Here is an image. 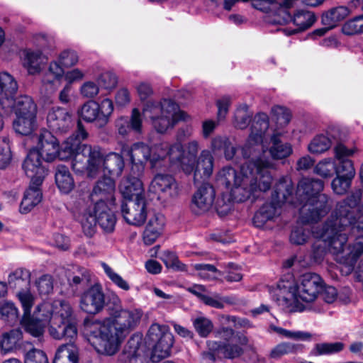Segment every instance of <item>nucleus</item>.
<instances>
[{
  "mask_svg": "<svg viewBox=\"0 0 363 363\" xmlns=\"http://www.w3.org/2000/svg\"><path fill=\"white\" fill-rule=\"evenodd\" d=\"M252 113L249 111L246 104L240 105L235 111L233 125L236 128L245 129L249 125Z\"/></svg>",
  "mask_w": 363,
  "mask_h": 363,
  "instance_id": "obj_47",
  "label": "nucleus"
},
{
  "mask_svg": "<svg viewBox=\"0 0 363 363\" xmlns=\"http://www.w3.org/2000/svg\"><path fill=\"white\" fill-rule=\"evenodd\" d=\"M25 363H48V359L43 351L32 349L26 353Z\"/></svg>",
  "mask_w": 363,
  "mask_h": 363,
  "instance_id": "obj_64",
  "label": "nucleus"
},
{
  "mask_svg": "<svg viewBox=\"0 0 363 363\" xmlns=\"http://www.w3.org/2000/svg\"><path fill=\"white\" fill-rule=\"evenodd\" d=\"M43 316L48 320L49 332L55 339L72 341L77 335V320L70 304L64 301H55L52 305L43 303L38 306Z\"/></svg>",
  "mask_w": 363,
  "mask_h": 363,
  "instance_id": "obj_6",
  "label": "nucleus"
},
{
  "mask_svg": "<svg viewBox=\"0 0 363 363\" xmlns=\"http://www.w3.org/2000/svg\"><path fill=\"white\" fill-rule=\"evenodd\" d=\"M121 152L124 156L130 157L131 172L142 176L147 162L151 169L158 170L165 166L167 158L169 161L177 160L182 155V144L176 143L170 145L162 143L149 146L143 143H136L131 146H123Z\"/></svg>",
  "mask_w": 363,
  "mask_h": 363,
  "instance_id": "obj_4",
  "label": "nucleus"
},
{
  "mask_svg": "<svg viewBox=\"0 0 363 363\" xmlns=\"http://www.w3.org/2000/svg\"><path fill=\"white\" fill-rule=\"evenodd\" d=\"M339 136V132L335 130L327 132L326 135H317L308 144V150L312 154L323 153L330 148L332 144H342Z\"/></svg>",
  "mask_w": 363,
  "mask_h": 363,
  "instance_id": "obj_26",
  "label": "nucleus"
},
{
  "mask_svg": "<svg viewBox=\"0 0 363 363\" xmlns=\"http://www.w3.org/2000/svg\"><path fill=\"white\" fill-rule=\"evenodd\" d=\"M40 154L35 150H30L23 163L26 174L30 178L32 184L41 185L47 174L45 168L42 165Z\"/></svg>",
  "mask_w": 363,
  "mask_h": 363,
  "instance_id": "obj_19",
  "label": "nucleus"
},
{
  "mask_svg": "<svg viewBox=\"0 0 363 363\" xmlns=\"http://www.w3.org/2000/svg\"><path fill=\"white\" fill-rule=\"evenodd\" d=\"M248 339L246 336L240 335L237 339H232L229 342L220 344L216 341H208V349L216 351L218 356L227 359H235L241 356L243 353L242 346L246 345Z\"/></svg>",
  "mask_w": 363,
  "mask_h": 363,
  "instance_id": "obj_17",
  "label": "nucleus"
},
{
  "mask_svg": "<svg viewBox=\"0 0 363 363\" xmlns=\"http://www.w3.org/2000/svg\"><path fill=\"white\" fill-rule=\"evenodd\" d=\"M343 31L348 35L363 32V16H360L348 21L343 26Z\"/></svg>",
  "mask_w": 363,
  "mask_h": 363,
  "instance_id": "obj_63",
  "label": "nucleus"
},
{
  "mask_svg": "<svg viewBox=\"0 0 363 363\" xmlns=\"http://www.w3.org/2000/svg\"><path fill=\"white\" fill-rule=\"evenodd\" d=\"M104 304V294L99 286L89 288L80 297V308L89 314L99 313L103 310Z\"/></svg>",
  "mask_w": 363,
  "mask_h": 363,
  "instance_id": "obj_18",
  "label": "nucleus"
},
{
  "mask_svg": "<svg viewBox=\"0 0 363 363\" xmlns=\"http://www.w3.org/2000/svg\"><path fill=\"white\" fill-rule=\"evenodd\" d=\"M272 112L276 116L277 122L280 126H285L289 123L291 116L287 108L277 106L272 108Z\"/></svg>",
  "mask_w": 363,
  "mask_h": 363,
  "instance_id": "obj_61",
  "label": "nucleus"
},
{
  "mask_svg": "<svg viewBox=\"0 0 363 363\" xmlns=\"http://www.w3.org/2000/svg\"><path fill=\"white\" fill-rule=\"evenodd\" d=\"M353 177L337 176L332 181L331 186L333 191L339 195L345 194L350 187Z\"/></svg>",
  "mask_w": 363,
  "mask_h": 363,
  "instance_id": "obj_56",
  "label": "nucleus"
},
{
  "mask_svg": "<svg viewBox=\"0 0 363 363\" xmlns=\"http://www.w3.org/2000/svg\"><path fill=\"white\" fill-rule=\"evenodd\" d=\"M294 187L290 179L283 177L275 186L272 200L264 203L255 213L253 223L257 228L262 227L268 220L279 216L281 207L292 195Z\"/></svg>",
  "mask_w": 363,
  "mask_h": 363,
  "instance_id": "obj_10",
  "label": "nucleus"
},
{
  "mask_svg": "<svg viewBox=\"0 0 363 363\" xmlns=\"http://www.w3.org/2000/svg\"><path fill=\"white\" fill-rule=\"evenodd\" d=\"M195 269L199 271L200 277L207 280L216 279L217 278L216 274H220V272L212 264H197L195 265Z\"/></svg>",
  "mask_w": 363,
  "mask_h": 363,
  "instance_id": "obj_58",
  "label": "nucleus"
},
{
  "mask_svg": "<svg viewBox=\"0 0 363 363\" xmlns=\"http://www.w3.org/2000/svg\"><path fill=\"white\" fill-rule=\"evenodd\" d=\"M252 6L267 13V22L272 24H286L291 21V16L284 0H254Z\"/></svg>",
  "mask_w": 363,
  "mask_h": 363,
  "instance_id": "obj_15",
  "label": "nucleus"
},
{
  "mask_svg": "<svg viewBox=\"0 0 363 363\" xmlns=\"http://www.w3.org/2000/svg\"><path fill=\"white\" fill-rule=\"evenodd\" d=\"M335 162L331 158L320 161L315 167L314 171L319 176L327 178L331 177L335 173Z\"/></svg>",
  "mask_w": 363,
  "mask_h": 363,
  "instance_id": "obj_50",
  "label": "nucleus"
},
{
  "mask_svg": "<svg viewBox=\"0 0 363 363\" xmlns=\"http://www.w3.org/2000/svg\"><path fill=\"white\" fill-rule=\"evenodd\" d=\"M37 310L32 318L30 316L23 318L26 330L34 337H40L43 334L45 323L48 321L43 316V311Z\"/></svg>",
  "mask_w": 363,
  "mask_h": 363,
  "instance_id": "obj_37",
  "label": "nucleus"
},
{
  "mask_svg": "<svg viewBox=\"0 0 363 363\" xmlns=\"http://www.w3.org/2000/svg\"><path fill=\"white\" fill-rule=\"evenodd\" d=\"M175 179L167 174H157L152 179L149 190L155 194H165L172 196L177 194Z\"/></svg>",
  "mask_w": 363,
  "mask_h": 363,
  "instance_id": "obj_31",
  "label": "nucleus"
},
{
  "mask_svg": "<svg viewBox=\"0 0 363 363\" xmlns=\"http://www.w3.org/2000/svg\"><path fill=\"white\" fill-rule=\"evenodd\" d=\"M199 145L196 140L190 141L186 145V153L184 154L182 147V155L177 160L169 161L172 164L179 163L181 168L186 174H191L194 169V164Z\"/></svg>",
  "mask_w": 363,
  "mask_h": 363,
  "instance_id": "obj_32",
  "label": "nucleus"
},
{
  "mask_svg": "<svg viewBox=\"0 0 363 363\" xmlns=\"http://www.w3.org/2000/svg\"><path fill=\"white\" fill-rule=\"evenodd\" d=\"M13 127L20 135H30L37 129V115L17 116L13 122Z\"/></svg>",
  "mask_w": 363,
  "mask_h": 363,
  "instance_id": "obj_36",
  "label": "nucleus"
},
{
  "mask_svg": "<svg viewBox=\"0 0 363 363\" xmlns=\"http://www.w3.org/2000/svg\"><path fill=\"white\" fill-rule=\"evenodd\" d=\"M278 288L279 304L289 307L294 302L314 301L323 289V280L317 274L306 273L301 277L298 285L293 281L281 280L278 284Z\"/></svg>",
  "mask_w": 363,
  "mask_h": 363,
  "instance_id": "obj_7",
  "label": "nucleus"
},
{
  "mask_svg": "<svg viewBox=\"0 0 363 363\" xmlns=\"http://www.w3.org/2000/svg\"><path fill=\"white\" fill-rule=\"evenodd\" d=\"M40 186L30 182L21 203L20 211L21 213H28L41 201L43 195L40 189Z\"/></svg>",
  "mask_w": 363,
  "mask_h": 363,
  "instance_id": "obj_35",
  "label": "nucleus"
},
{
  "mask_svg": "<svg viewBox=\"0 0 363 363\" xmlns=\"http://www.w3.org/2000/svg\"><path fill=\"white\" fill-rule=\"evenodd\" d=\"M79 219L82 230L87 237H92L95 234L96 223L104 233H113L117 221L111 206L102 200L96 201L92 207L86 209Z\"/></svg>",
  "mask_w": 363,
  "mask_h": 363,
  "instance_id": "obj_9",
  "label": "nucleus"
},
{
  "mask_svg": "<svg viewBox=\"0 0 363 363\" xmlns=\"http://www.w3.org/2000/svg\"><path fill=\"white\" fill-rule=\"evenodd\" d=\"M300 210V220L303 223L318 222L330 211L328 197L322 194L305 201Z\"/></svg>",
  "mask_w": 363,
  "mask_h": 363,
  "instance_id": "obj_14",
  "label": "nucleus"
},
{
  "mask_svg": "<svg viewBox=\"0 0 363 363\" xmlns=\"http://www.w3.org/2000/svg\"><path fill=\"white\" fill-rule=\"evenodd\" d=\"M140 177L130 172V175L121 182L119 189L125 201L145 197Z\"/></svg>",
  "mask_w": 363,
  "mask_h": 363,
  "instance_id": "obj_27",
  "label": "nucleus"
},
{
  "mask_svg": "<svg viewBox=\"0 0 363 363\" xmlns=\"http://www.w3.org/2000/svg\"><path fill=\"white\" fill-rule=\"evenodd\" d=\"M335 155L338 163H335V173L337 176L353 177L355 175V169L352 160L347 157L352 156L356 149H348L343 144H338L334 148Z\"/></svg>",
  "mask_w": 363,
  "mask_h": 363,
  "instance_id": "obj_23",
  "label": "nucleus"
},
{
  "mask_svg": "<svg viewBox=\"0 0 363 363\" xmlns=\"http://www.w3.org/2000/svg\"><path fill=\"white\" fill-rule=\"evenodd\" d=\"M101 266L106 274L118 287L124 291H128L130 289V287L128 281L123 279L118 274L115 272L111 267L104 262L101 264Z\"/></svg>",
  "mask_w": 363,
  "mask_h": 363,
  "instance_id": "obj_54",
  "label": "nucleus"
},
{
  "mask_svg": "<svg viewBox=\"0 0 363 363\" xmlns=\"http://www.w3.org/2000/svg\"><path fill=\"white\" fill-rule=\"evenodd\" d=\"M302 350V345L291 342H282L272 347L268 354L272 359H279L284 355L296 353Z\"/></svg>",
  "mask_w": 363,
  "mask_h": 363,
  "instance_id": "obj_42",
  "label": "nucleus"
},
{
  "mask_svg": "<svg viewBox=\"0 0 363 363\" xmlns=\"http://www.w3.org/2000/svg\"><path fill=\"white\" fill-rule=\"evenodd\" d=\"M74 171L78 173L87 172L88 176L94 177L104 167L112 175L118 177L124 168L123 158L119 154L111 152L103 157L98 147L84 145L80 147V152L72 162Z\"/></svg>",
  "mask_w": 363,
  "mask_h": 363,
  "instance_id": "obj_5",
  "label": "nucleus"
},
{
  "mask_svg": "<svg viewBox=\"0 0 363 363\" xmlns=\"http://www.w3.org/2000/svg\"><path fill=\"white\" fill-rule=\"evenodd\" d=\"M31 274L29 270L19 268L9 275L8 284L11 289L23 290L28 289L30 283Z\"/></svg>",
  "mask_w": 363,
  "mask_h": 363,
  "instance_id": "obj_38",
  "label": "nucleus"
},
{
  "mask_svg": "<svg viewBox=\"0 0 363 363\" xmlns=\"http://www.w3.org/2000/svg\"><path fill=\"white\" fill-rule=\"evenodd\" d=\"M311 235L308 228L301 226L294 229L290 235V240L296 245L304 244Z\"/></svg>",
  "mask_w": 363,
  "mask_h": 363,
  "instance_id": "obj_57",
  "label": "nucleus"
},
{
  "mask_svg": "<svg viewBox=\"0 0 363 363\" xmlns=\"http://www.w3.org/2000/svg\"><path fill=\"white\" fill-rule=\"evenodd\" d=\"M18 84L15 77L8 72H0V114H6L9 100L17 93Z\"/></svg>",
  "mask_w": 363,
  "mask_h": 363,
  "instance_id": "obj_21",
  "label": "nucleus"
},
{
  "mask_svg": "<svg viewBox=\"0 0 363 363\" xmlns=\"http://www.w3.org/2000/svg\"><path fill=\"white\" fill-rule=\"evenodd\" d=\"M78 349L74 344L60 346L56 352L53 363H77Z\"/></svg>",
  "mask_w": 363,
  "mask_h": 363,
  "instance_id": "obj_40",
  "label": "nucleus"
},
{
  "mask_svg": "<svg viewBox=\"0 0 363 363\" xmlns=\"http://www.w3.org/2000/svg\"><path fill=\"white\" fill-rule=\"evenodd\" d=\"M213 157L208 150H202L198 159L196 158L194 173L195 183L208 179L213 173Z\"/></svg>",
  "mask_w": 363,
  "mask_h": 363,
  "instance_id": "obj_28",
  "label": "nucleus"
},
{
  "mask_svg": "<svg viewBox=\"0 0 363 363\" xmlns=\"http://www.w3.org/2000/svg\"><path fill=\"white\" fill-rule=\"evenodd\" d=\"M362 190L354 189L344 200L339 202L335 211L319 230H312L314 238L319 240L313 248L316 257L325 252L328 242L330 250L334 254L343 251L348 235L355 238L350 245L349 252L342 257V271L346 274L354 270V265L363 254V204L361 203Z\"/></svg>",
  "mask_w": 363,
  "mask_h": 363,
  "instance_id": "obj_2",
  "label": "nucleus"
},
{
  "mask_svg": "<svg viewBox=\"0 0 363 363\" xmlns=\"http://www.w3.org/2000/svg\"><path fill=\"white\" fill-rule=\"evenodd\" d=\"M293 23L296 26V31L304 30L310 28L316 21L315 14L309 11L301 10L295 13Z\"/></svg>",
  "mask_w": 363,
  "mask_h": 363,
  "instance_id": "obj_45",
  "label": "nucleus"
},
{
  "mask_svg": "<svg viewBox=\"0 0 363 363\" xmlns=\"http://www.w3.org/2000/svg\"><path fill=\"white\" fill-rule=\"evenodd\" d=\"M350 11L346 6H337L330 9L322 16V23L328 28H333L338 22L349 15Z\"/></svg>",
  "mask_w": 363,
  "mask_h": 363,
  "instance_id": "obj_39",
  "label": "nucleus"
},
{
  "mask_svg": "<svg viewBox=\"0 0 363 363\" xmlns=\"http://www.w3.org/2000/svg\"><path fill=\"white\" fill-rule=\"evenodd\" d=\"M99 86L106 89H114L118 84V77L112 72H106L100 74L97 79Z\"/></svg>",
  "mask_w": 363,
  "mask_h": 363,
  "instance_id": "obj_59",
  "label": "nucleus"
},
{
  "mask_svg": "<svg viewBox=\"0 0 363 363\" xmlns=\"http://www.w3.org/2000/svg\"><path fill=\"white\" fill-rule=\"evenodd\" d=\"M21 339L22 333L19 329H13L4 333L1 342L2 350L6 352L13 350L17 347Z\"/></svg>",
  "mask_w": 363,
  "mask_h": 363,
  "instance_id": "obj_46",
  "label": "nucleus"
},
{
  "mask_svg": "<svg viewBox=\"0 0 363 363\" xmlns=\"http://www.w3.org/2000/svg\"><path fill=\"white\" fill-rule=\"evenodd\" d=\"M12 158L9 139H0V169H5L11 162Z\"/></svg>",
  "mask_w": 363,
  "mask_h": 363,
  "instance_id": "obj_55",
  "label": "nucleus"
},
{
  "mask_svg": "<svg viewBox=\"0 0 363 363\" xmlns=\"http://www.w3.org/2000/svg\"><path fill=\"white\" fill-rule=\"evenodd\" d=\"M45 57L40 50L26 48L22 51V64L28 73L31 75L39 74Z\"/></svg>",
  "mask_w": 363,
  "mask_h": 363,
  "instance_id": "obj_29",
  "label": "nucleus"
},
{
  "mask_svg": "<svg viewBox=\"0 0 363 363\" xmlns=\"http://www.w3.org/2000/svg\"><path fill=\"white\" fill-rule=\"evenodd\" d=\"M147 337L151 341L156 342L150 357L152 362H159L169 355L174 337L167 325L152 324L148 330Z\"/></svg>",
  "mask_w": 363,
  "mask_h": 363,
  "instance_id": "obj_13",
  "label": "nucleus"
},
{
  "mask_svg": "<svg viewBox=\"0 0 363 363\" xmlns=\"http://www.w3.org/2000/svg\"><path fill=\"white\" fill-rule=\"evenodd\" d=\"M88 133L80 121L77 123V129L75 133L68 139L69 146L74 147V156L80 152V147L84 144L80 145L82 140L87 138ZM75 157H74V158Z\"/></svg>",
  "mask_w": 363,
  "mask_h": 363,
  "instance_id": "obj_49",
  "label": "nucleus"
},
{
  "mask_svg": "<svg viewBox=\"0 0 363 363\" xmlns=\"http://www.w3.org/2000/svg\"><path fill=\"white\" fill-rule=\"evenodd\" d=\"M55 179L57 186L64 194L69 193L74 188L73 177L65 165L59 164L55 167Z\"/></svg>",
  "mask_w": 363,
  "mask_h": 363,
  "instance_id": "obj_34",
  "label": "nucleus"
},
{
  "mask_svg": "<svg viewBox=\"0 0 363 363\" xmlns=\"http://www.w3.org/2000/svg\"><path fill=\"white\" fill-rule=\"evenodd\" d=\"M121 213L128 223L137 226L143 225L147 217L145 198L125 201L121 205Z\"/></svg>",
  "mask_w": 363,
  "mask_h": 363,
  "instance_id": "obj_16",
  "label": "nucleus"
},
{
  "mask_svg": "<svg viewBox=\"0 0 363 363\" xmlns=\"http://www.w3.org/2000/svg\"><path fill=\"white\" fill-rule=\"evenodd\" d=\"M143 314L140 308H121L113 313V321L88 323L84 328L88 341L99 353L113 355L125 336L140 324Z\"/></svg>",
  "mask_w": 363,
  "mask_h": 363,
  "instance_id": "obj_3",
  "label": "nucleus"
},
{
  "mask_svg": "<svg viewBox=\"0 0 363 363\" xmlns=\"http://www.w3.org/2000/svg\"><path fill=\"white\" fill-rule=\"evenodd\" d=\"M344 346L340 342L319 343L315 345L312 354L315 356L335 354L342 351Z\"/></svg>",
  "mask_w": 363,
  "mask_h": 363,
  "instance_id": "obj_48",
  "label": "nucleus"
},
{
  "mask_svg": "<svg viewBox=\"0 0 363 363\" xmlns=\"http://www.w3.org/2000/svg\"><path fill=\"white\" fill-rule=\"evenodd\" d=\"M47 123L53 132L66 133L72 126V115L65 108L53 107L48 113Z\"/></svg>",
  "mask_w": 363,
  "mask_h": 363,
  "instance_id": "obj_22",
  "label": "nucleus"
},
{
  "mask_svg": "<svg viewBox=\"0 0 363 363\" xmlns=\"http://www.w3.org/2000/svg\"><path fill=\"white\" fill-rule=\"evenodd\" d=\"M18 310L12 303H5L0 308V317L5 321H13L17 318Z\"/></svg>",
  "mask_w": 363,
  "mask_h": 363,
  "instance_id": "obj_62",
  "label": "nucleus"
},
{
  "mask_svg": "<svg viewBox=\"0 0 363 363\" xmlns=\"http://www.w3.org/2000/svg\"><path fill=\"white\" fill-rule=\"evenodd\" d=\"M323 182L318 179L303 178L298 184L296 195L301 203L313 196L320 195Z\"/></svg>",
  "mask_w": 363,
  "mask_h": 363,
  "instance_id": "obj_30",
  "label": "nucleus"
},
{
  "mask_svg": "<svg viewBox=\"0 0 363 363\" xmlns=\"http://www.w3.org/2000/svg\"><path fill=\"white\" fill-rule=\"evenodd\" d=\"M38 153L47 162H52L57 157L61 160L71 157L74 154V147L69 146L67 141L62 150H60L57 138L48 130H43L39 135L38 144Z\"/></svg>",
  "mask_w": 363,
  "mask_h": 363,
  "instance_id": "obj_12",
  "label": "nucleus"
},
{
  "mask_svg": "<svg viewBox=\"0 0 363 363\" xmlns=\"http://www.w3.org/2000/svg\"><path fill=\"white\" fill-rule=\"evenodd\" d=\"M272 145L269 153L274 160H281L289 157L292 153V147L289 143H283L279 140V135L274 134L271 138Z\"/></svg>",
  "mask_w": 363,
  "mask_h": 363,
  "instance_id": "obj_41",
  "label": "nucleus"
},
{
  "mask_svg": "<svg viewBox=\"0 0 363 363\" xmlns=\"http://www.w3.org/2000/svg\"><path fill=\"white\" fill-rule=\"evenodd\" d=\"M58 60L63 67H70L77 63L79 57L75 51L65 50L60 54Z\"/></svg>",
  "mask_w": 363,
  "mask_h": 363,
  "instance_id": "obj_60",
  "label": "nucleus"
},
{
  "mask_svg": "<svg viewBox=\"0 0 363 363\" xmlns=\"http://www.w3.org/2000/svg\"><path fill=\"white\" fill-rule=\"evenodd\" d=\"M113 112V101L106 98L100 103L94 100L84 103L78 113L84 121L94 123L97 127L104 128L108 123Z\"/></svg>",
  "mask_w": 363,
  "mask_h": 363,
  "instance_id": "obj_11",
  "label": "nucleus"
},
{
  "mask_svg": "<svg viewBox=\"0 0 363 363\" xmlns=\"http://www.w3.org/2000/svg\"><path fill=\"white\" fill-rule=\"evenodd\" d=\"M196 331L201 337H207L213 330V324L212 321L206 317H198L193 321Z\"/></svg>",
  "mask_w": 363,
  "mask_h": 363,
  "instance_id": "obj_51",
  "label": "nucleus"
},
{
  "mask_svg": "<svg viewBox=\"0 0 363 363\" xmlns=\"http://www.w3.org/2000/svg\"><path fill=\"white\" fill-rule=\"evenodd\" d=\"M115 191L114 181L108 177H104L96 182L91 194V198L94 200L99 197V201L113 200Z\"/></svg>",
  "mask_w": 363,
  "mask_h": 363,
  "instance_id": "obj_33",
  "label": "nucleus"
},
{
  "mask_svg": "<svg viewBox=\"0 0 363 363\" xmlns=\"http://www.w3.org/2000/svg\"><path fill=\"white\" fill-rule=\"evenodd\" d=\"M9 107L6 114H0L1 117L9 116L11 113H13L16 117L37 115V105L28 95H21L10 99Z\"/></svg>",
  "mask_w": 363,
  "mask_h": 363,
  "instance_id": "obj_24",
  "label": "nucleus"
},
{
  "mask_svg": "<svg viewBox=\"0 0 363 363\" xmlns=\"http://www.w3.org/2000/svg\"><path fill=\"white\" fill-rule=\"evenodd\" d=\"M64 74V69L62 65L57 61L50 63L48 72L43 77L42 83L43 85H48L50 88V92L53 91V86L56 81L62 77Z\"/></svg>",
  "mask_w": 363,
  "mask_h": 363,
  "instance_id": "obj_44",
  "label": "nucleus"
},
{
  "mask_svg": "<svg viewBox=\"0 0 363 363\" xmlns=\"http://www.w3.org/2000/svg\"><path fill=\"white\" fill-rule=\"evenodd\" d=\"M128 350L125 352L128 354L130 363H147L148 359L144 354L143 351L139 347V338L131 337L127 344Z\"/></svg>",
  "mask_w": 363,
  "mask_h": 363,
  "instance_id": "obj_43",
  "label": "nucleus"
},
{
  "mask_svg": "<svg viewBox=\"0 0 363 363\" xmlns=\"http://www.w3.org/2000/svg\"><path fill=\"white\" fill-rule=\"evenodd\" d=\"M143 113L159 133H164L175 123L185 121L188 117L185 112L179 109L175 102L169 99H164L162 101H147L144 105Z\"/></svg>",
  "mask_w": 363,
  "mask_h": 363,
  "instance_id": "obj_8",
  "label": "nucleus"
},
{
  "mask_svg": "<svg viewBox=\"0 0 363 363\" xmlns=\"http://www.w3.org/2000/svg\"><path fill=\"white\" fill-rule=\"evenodd\" d=\"M35 284L41 295H48L53 291L54 280L50 274L42 275L35 281Z\"/></svg>",
  "mask_w": 363,
  "mask_h": 363,
  "instance_id": "obj_52",
  "label": "nucleus"
},
{
  "mask_svg": "<svg viewBox=\"0 0 363 363\" xmlns=\"http://www.w3.org/2000/svg\"><path fill=\"white\" fill-rule=\"evenodd\" d=\"M216 192L213 186L208 183L203 184L195 192L192 198L191 208L196 214L208 211L213 206Z\"/></svg>",
  "mask_w": 363,
  "mask_h": 363,
  "instance_id": "obj_20",
  "label": "nucleus"
},
{
  "mask_svg": "<svg viewBox=\"0 0 363 363\" xmlns=\"http://www.w3.org/2000/svg\"><path fill=\"white\" fill-rule=\"evenodd\" d=\"M17 296L22 305L24 311V318L30 315L31 308L34 304L35 298L30 291L27 290H21L18 292Z\"/></svg>",
  "mask_w": 363,
  "mask_h": 363,
  "instance_id": "obj_53",
  "label": "nucleus"
},
{
  "mask_svg": "<svg viewBox=\"0 0 363 363\" xmlns=\"http://www.w3.org/2000/svg\"><path fill=\"white\" fill-rule=\"evenodd\" d=\"M165 225L166 219L164 215L160 213L152 215L143 234L144 243L147 245H152L162 235Z\"/></svg>",
  "mask_w": 363,
  "mask_h": 363,
  "instance_id": "obj_25",
  "label": "nucleus"
},
{
  "mask_svg": "<svg viewBox=\"0 0 363 363\" xmlns=\"http://www.w3.org/2000/svg\"><path fill=\"white\" fill-rule=\"evenodd\" d=\"M269 125L267 114L256 115L251 133L242 150L244 157L252 159L242 164L240 172L226 167L218 174V182L231 188L230 196L235 202L255 201L261 193L267 192L272 186L273 177L269 169H273L274 164L260 155L265 152L264 137Z\"/></svg>",
  "mask_w": 363,
  "mask_h": 363,
  "instance_id": "obj_1",
  "label": "nucleus"
}]
</instances>
